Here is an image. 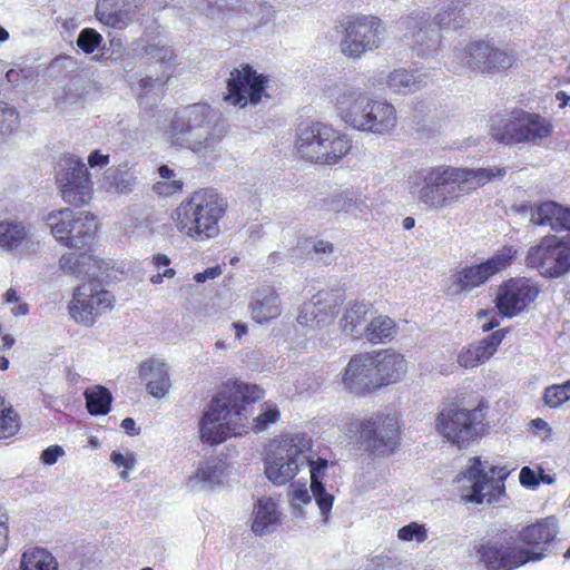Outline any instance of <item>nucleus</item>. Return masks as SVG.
I'll use <instances>...</instances> for the list:
<instances>
[{
  "label": "nucleus",
  "mask_w": 570,
  "mask_h": 570,
  "mask_svg": "<svg viewBox=\"0 0 570 570\" xmlns=\"http://www.w3.org/2000/svg\"><path fill=\"white\" fill-rule=\"evenodd\" d=\"M263 396L264 391L256 384H228L212 400L200 420L202 440L208 444H218L229 435H242L249 430L255 433L267 430L279 419L277 405L271 401L264 402L255 416L248 407Z\"/></svg>",
  "instance_id": "f257e3e1"
},
{
  "label": "nucleus",
  "mask_w": 570,
  "mask_h": 570,
  "mask_svg": "<svg viewBox=\"0 0 570 570\" xmlns=\"http://www.w3.org/2000/svg\"><path fill=\"white\" fill-rule=\"evenodd\" d=\"M505 168H472L448 164L413 170L407 177L410 194L426 209L442 210L472 195L489 181L502 178Z\"/></svg>",
  "instance_id": "f03ea898"
},
{
  "label": "nucleus",
  "mask_w": 570,
  "mask_h": 570,
  "mask_svg": "<svg viewBox=\"0 0 570 570\" xmlns=\"http://www.w3.org/2000/svg\"><path fill=\"white\" fill-rule=\"evenodd\" d=\"M326 95L338 117L350 128L361 132L384 136L397 126V111L385 99H374L366 90L347 82L327 88Z\"/></svg>",
  "instance_id": "7ed1b4c3"
},
{
  "label": "nucleus",
  "mask_w": 570,
  "mask_h": 570,
  "mask_svg": "<svg viewBox=\"0 0 570 570\" xmlns=\"http://www.w3.org/2000/svg\"><path fill=\"white\" fill-rule=\"evenodd\" d=\"M161 128L170 144L195 154L215 150L223 137L216 111L208 105L196 102L168 114Z\"/></svg>",
  "instance_id": "20e7f679"
},
{
  "label": "nucleus",
  "mask_w": 570,
  "mask_h": 570,
  "mask_svg": "<svg viewBox=\"0 0 570 570\" xmlns=\"http://www.w3.org/2000/svg\"><path fill=\"white\" fill-rule=\"evenodd\" d=\"M227 207L226 199L216 190L199 189L179 204L171 219L184 236L195 242H206L219 235V222Z\"/></svg>",
  "instance_id": "39448f33"
},
{
  "label": "nucleus",
  "mask_w": 570,
  "mask_h": 570,
  "mask_svg": "<svg viewBox=\"0 0 570 570\" xmlns=\"http://www.w3.org/2000/svg\"><path fill=\"white\" fill-rule=\"evenodd\" d=\"M468 4L469 0H441L434 23L430 21V13L417 10L401 20L400 29L419 56L429 57L441 45V33L435 26L440 29L461 28L463 24L461 12Z\"/></svg>",
  "instance_id": "423d86ee"
},
{
  "label": "nucleus",
  "mask_w": 570,
  "mask_h": 570,
  "mask_svg": "<svg viewBox=\"0 0 570 570\" xmlns=\"http://www.w3.org/2000/svg\"><path fill=\"white\" fill-rule=\"evenodd\" d=\"M295 148L306 160L335 165L350 153L352 140L325 122H304L296 130Z\"/></svg>",
  "instance_id": "0eeeda50"
},
{
  "label": "nucleus",
  "mask_w": 570,
  "mask_h": 570,
  "mask_svg": "<svg viewBox=\"0 0 570 570\" xmlns=\"http://www.w3.org/2000/svg\"><path fill=\"white\" fill-rule=\"evenodd\" d=\"M469 466L456 476L461 499L475 504L494 503L505 493L504 480L509 471L504 466L489 465L479 456L469 460Z\"/></svg>",
  "instance_id": "6e6552de"
},
{
  "label": "nucleus",
  "mask_w": 570,
  "mask_h": 570,
  "mask_svg": "<svg viewBox=\"0 0 570 570\" xmlns=\"http://www.w3.org/2000/svg\"><path fill=\"white\" fill-rule=\"evenodd\" d=\"M474 550L478 561L487 570H514L529 561L543 559L542 552L519 547L517 538L508 530L482 538Z\"/></svg>",
  "instance_id": "1a4fd4ad"
},
{
  "label": "nucleus",
  "mask_w": 570,
  "mask_h": 570,
  "mask_svg": "<svg viewBox=\"0 0 570 570\" xmlns=\"http://www.w3.org/2000/svg\"><path fill=\"white\" fill-rule=\"evenodd\" d=\"M552 124L539 114H532L522 109L513 110L510 118L502 125L492 126L491 136L505 145L532 144L540 145L542 140L551 136Z\"/></svg>",
  "instance_id": "9d476101"
},
{
  "label": "nucleus",
  "mask_w": 570,
  "mask_h": 570,
  "mask_svg": "<svg viewBox=\"0 0 570 570\" xmlns=\"http://www.w3.org/2000/svg\"><path fill=\"white\" fill-rule=\"evenodd\" d=\"M525 264L546 278H560L570 273V237L547 235L528 249Z\"/></svg>",
  "instance_id": "9b49d317"
},
{
  "label": "nucleus",
  "mask_w": 570,
  "mask_h": 570,
  "mask_svg": "<svg viewBox=\"0 0 570 570\" xmlns=\"http://www.w3.org/2000/svg\"><path fill=\"white\" fill-rule=\"evenodd\" d=\"M483 414L480 410L444 407L438 415L436 430L452 444L465 448L482 431Z\"/></svg>",
  "instance_id": "f8f14e48"
},
{
  "label": "nucleus",
  "mask_w": 570,
  "mask_h": 570,
  "mask_svg": "<svg viewBox=\"0 0 570 570\" xmlns=\"http://www.w3.org/2000/svg\"><path fill=\"white\" fill-rule=\"evenodd\" d=\"M518 250L513 246H503L485 262L468 266L454 273L449 292L459 294L470 292L488 282L492 276L505 269L515 258Z\"/></svg>",
  "instance_id": "ddd939ff"
},
{
  "label": "nucleus",
  "mask_w": 570,
  "mask_h": 570,
  "mask_svg": "<svg viewBox=\"0 0 570 570\" xmlns=\"http://www.w3.org/2000/svg\"><path fill=\"white\" fill-rule=\"evenodd\" d=\"M383 33L384 28L379 18L355 17L346 23L344 38L340 43L341 51L348 58H360L363 53L381 46Z\"/></svg>",
  "instance_id": "4468645a"
},
{
  "label": "nucleus",
  "mask_w": 570,
  "mask_h": 570,
  "mask_svg": "<svg viewBox=\"0 0 570 570\" xmlns=\"http://www.w3.org/2000/svg\"><path fill=\"white\" fill-rule=\"evenodd\" d=\"M62 199L71 205H87L92 198V183L87 166L78 158L62 159L56 176Z\"/></svg>",
  "instance_id": "2eb2a0df"
},
{
  "label": "nucleus",
  "mask_w": 570,
  "mask_h": 570,
  "mask_svg": "<svg viewBox=\"0 0 570 570\" xmlns=\"http://www.w3.org/2000/svg\"><path fill=\"white\" fill-rule=\"evenodd\" d=\"M114 301V295L101 287L99 279L91 281L75 288L69 312L76 322L91 325L99 315L112 307Z\"/></svg>",
  "instance_id": "dca6fc26"
},
{
  "label": "nucleus",
  "mask_w": 570,
  "mask_h": 570,
  "mask_svg": "<svg viewBox=\"0 0 570 570\" xmlns=\"http://www.w3.org/2000/svg\"><path fill=\"white\" fill-rule=\"evenodd\" d=\"M358 438L374 455H389L399 444V422L393 415L375 414L362 422Z\"/></svg>",
  "instance_id": "f3484780"
},
{
  "label": "nucleus",
  "mask_w": 570,
  "mask_h": 570,
  "mask_svg": "<svg viewBox=\"0 0 570 570\" xmlns=\"http://www.w3.org/2000/svg\"><path fill=\"white\" fill-rule=\"evenodd\" d=\"M265 82V77L249 66L234 69L227 80V95L224 99L238 107H245L248 102L256 105L262 99Z\"/></svg>",
  "instance_id": "a211bd4d"
},
{
  "label": "nucleus",
  "mask_w": 570,
  "mask_h": 570,
  "mask_svg": "<svg viewBox=\"0 0 570 570\" xmlns=\"http://www.w3.org/2000/svg\"><path fill=\"white\" fill-rule=\"evenodd\" d=\"M130 55L134 59L146 58L149 62H159L166 80L169 78L167 70L177 65L173 49L166 45L156 26L147 27L142 36L130 43Z\"/></svg>",
  "instance_id": "6ab92c4d"
},
{
  "label": "nucleus",
  "mask_w": 570,
  "mask_h": 570,
  "mask_svg": "<svg viewBox=\"0 0 570 570\" xmlns=\"http://www.w3.org/2000/svg\"><path fill=\"white\" fill-rule=\"evenodd\" d=\"M538 294V287L530 279L511 278L500 285L495 305L503 316L513 317L521 313Z\"/></svg>",
  "instance_id": "aec40b11"
},
{
  "label": "nucleus",
  "mask_w": 570,
  "mask_h": 570,
  "mask_svg": "<svg viewBox=\"0 0 570 570\" xmlns=\"http://www.w3.org/2000/svg\"><path fill=\"white\" fill-rule=\"evenodd\" d=\"M372 353L356 354L348 361L342 372V384L355 395H365L377 390Z\"/></svg>",
  "instance_id": "412c9836"
},
{
  "label": "nucleus",
  "mask_w": 570,
  "mask_h": 570,
  "mask_svg": "<svg viewBox=\"0 0 570 570\" xmlns=\"http://www.w3.org/2000/svg\"><path fill=\"white\" fill-rule=\"evenodd\" d=\"M311 446L312 440L306 434H287L271 444L265 461L274 460L278 463L294 462L303 466Z\"/></svg>",
  "instance_id": "4be33fe9"
},
{
  "label": "nucleus",
  "mask_w": 570,
  "mask_h": 570,
  "mask_svg": "<svg viewBox=\"0 0 570 570\" xmlns=\"http://www.w3.org/2000/svg\"><path fill=\"white\" fill-rule=\"evenodd\" d=\"M107 266L102 259L87 252L66 253L59 259V268L65 275L88 282L98 281Z\"/></svg>",
  "instance_id": "5701e85b"
},
{
  "label": "nucleus",
  "mask_w": 570,
  "mask_h": 570,
  "mask_svg": "<svg viewBox=\"0 0 570 570\" xmlns=\"http://www.w3.org/2000/svg\"><path fill=\"white\" fill-rule=\"evenodd\" d=\"M377 387L399 382L406 373V361L403 355L389 350L372 354Z\"/></svg>",
  "instance_id": "b1692460"
},
{
  "label": "nucleus",
  "mask_w": 570,
  "mask_h": 570,
  "mask_svg": "<svg viewBox=\"0 0 570 570\" xmlns=\"http://www.w3.org/2000/svg\"><path fill=\"white\" fill-rule=\"evenodd\" d=\"M338 303L336 298L326 291H321L313 296L309 303H306L299 309L297 322L302 325H309L316 322V325L324 324L327 320H333L337 314Z\"/></svg>",
  "instance_id": "393cba45"
},
{
  "label": "nucleus",
  "mask_w": 570,
  "mask_h": 570,
  "mask_svg": "<svg viewBox=\"0 0 570 570\" xmlns=\"http://www.w3.org/2000/svg\"><path fill=\"white\" fill-rule=\"evenodd\" d=\"M520 209H529L530 223L533 225L570 230V208H564L554 202H544L535 206L523 205Z\"/></svg>",
  "instance_id": "a878e982"
},
{
  "label": "nucleus",
  "mask_w": 570,
  "mask_h": 570,
  "mask_svg": "<svg viewBox=\"0 0 570 570\" xmlns=\"http://www.w3.org/2000/svg\"><path fill=\"white\" fill-rule=\"evenodd\" d=\"M305 464L309 466L311 473V492L315 499V502L318 507L320 513L323 518V522H326L328 519V514L333 508L334 497L325 490V487L322 482L325 470L327 469L328 462L326 459L317 458L313 460L307 455Z\"/></svg>",
  "instance_id": "bb28decb"
},
{
  "label": "nucleus",
  "mask_w": 570,
  "mask_h": 570,
  "mask_svg": "<svg viewBox=\"0 0 570 570\" xmlns=\"http://www.w3.org/2000/svg\"><path fill=\"white\" fill-rule=\"evenodd\" d=\"M249 309L255 322L259 324L267 323L282 313L279 295L273 287H262L253 294Z\"/></svg>",
  "instance_id": "cd10ccee"
},
{
  "label": "nucleus",
  "mask_w": 570,
  "mask_h": 570,
  "mask_svg": "<svg viewBox=\"0 0 570 570\" xmlns=\"http://www.w3.org/2000/svg\"><path fill=\"white\" fill-rule=\"evenodd\" d=\"M139 375L151 396L163 399L168 393L170 379L167 364L161 360L151 358L144 362L140 365Z\"/></svg>",
  "instance_id": "c85d7f7f"
},
{
  "label": "nucleus",
  "mask_w": 570,
  "mask_h": 570,
  "mask_svg": "<svg viewBox=\"0 0 570 570\" xmlns=\"http://www.w3.org/2000/svg\"><path fill=\"white\" fill-rule=\"evenodd\" d=\"M503 337V331H495L478 344L463 348L458 355L459 364L464 368H472L484 363L494 354Z\"/></svg>",
  "instance_id": "c756f323"
},
{
  "label": "nucleus",
  "mask_w": 570,
  "mask_h": 570,
  "mask_svg": "<svg viewBox=\"0 0 570 570\" xmlns=\"http://www.w3.org/2000/svg\"><path fill=\"white\" fill-rule=\"evenodd\" d=\"M557 534V520L550 517L523 528L517 539L529 547H533V549H529L530 551L543 552L544 546L551 542ZM542 554L544 556V553Z\"/></svg>",
  "instance_id": "7c9ffc66"
},
{
  "label": "nucleus",
  "mask_w": 570,
  "mask_h": 570,
  "mask_svg": "<svg viewBox=\"0 0 570 570\" xmlns=\"http://www.w3.org/2000/svg\"><path fill=\"white\" fill-rule=\"evenodd\" d=\"M97 19L114 29L122 30L134 20V11L125 0H100L96 7Z\"/></svg>",
  "instance_id": "2f4dec72"
},
{
  "label": "nucleus",
  "mask_w": 570,
  "mask_h": 570,
  "mask_svg": "<svg viewBox=\"0 0 570 570\" xmlns=\"http://www.w3.org/2000/svg\"><path fill=\"white\" fill-rule=\"evenodd\" d=\"M281 523L277 503L272 498H262L254 508L252 530L257 535L274 532Z\"/></svg>",
  "instance_id": "473e14b6"
},
{
  "label": "nucleus",
  "mask_w": 570,
  "mask_h": 570,
  "mask_svg": "<svg viewBox=\"0 0 570 570\" xmlns=\"http://www.w3.org/2000/svg\"><path fill=\"white\" fill-rule=\"evenodd\" d=\"M431 80L429 71L399 68L390 71V91L393 94H409L425 87Z\"/></svg>",
  "instance_id": "72a5a7b5"
},
{
  "label": "nucleus",
  "mask_w": 570,
  "mask_h": 570,
  "mask_svg": "<svg viewBox=\"0 0 570 570\" xmlns=\"http://www.w3.org/2000/svg\"><path fill=\"white\" fill-rule=\"evenodd\" d=\"M488 50L489 41L476 40L466 43L461 49H455L453 57L462 69L485 73Z\"/></svg>",
  "instance_id": "f704fd0d"
},
{
  "label": "nucleus",
  "mask_w": 570,
  "mask_h": 570,
  "mask_svg": "<svg viewBox=\"0 0 570 570\" xmlns=\"http://www.w3.org/2000/svg\"><path fill=\"white\" fill-rule=\"evenodd\" d=\"M223 466L214 461L202 462L188 478L187 487L193 491H209L222 483Z\"/></svg>",
  "instance_id": "c9c22d12"
},
{
  "label": "nucleus",
  "mask_w": 570,
  "mask_h": 570,
  "mask_svg": "<svg viewBox=\"0 0 570 570\" xmlns=\"http://www.w3.org/2000/svg\"><path fill=\"white\" fill-rule=\"evenodd\" d=\"M70 228V235L65 246L80 248L88 245L97 232L96 217L86 212H78L75 224Z\"/></svg>",
  "instance_id": "e433bc0d"
},
{
  "label": "nucleus",
  "mask_w": 570,
  "mask_h": 570,
  "mask_svg": "<svg viewBox=\"0 0 570 570\" xmlns=\"http://www.w3.org/2000/svg\"><path fill=\"white\" fill-rule=\"evenodd\" d=\"M30 237L29 229L17 220H0V248L17 252L27 245Z\"/></svg>",
  "instance_id": "4c0bfd02"
},
{
  "label": "nucleus",
  "mask_w": 570,
  "mask_h": 570,
  "mask_svg": "<svg viewBox=\"0 0 570 570\" xmlns=\"http://www.w3.org/2000/svg\"><path fill=\"white\" fill-rule=\"evenodd\" d=\"M78 212L70 208L53 210L48 214L46 223L51 230L52 236L62 245H66L70 235V228L75 224Z\"/></svg>",
  "instance_id": "58836bf2"
},
{
  "label": "nucleus",
  "mask_w": 570,
  "mask_h": 570,
  "mask_svg": "<svg viewBox=\"0 0 570 570\" xmlns=\"http://www.w3.org/2000/svg\"><path fill=\"white\" fill-rule=\"evenodd\" d=\"M368 312L370 305L363 302L350 303L341 320L343 332L352 336L363 335L364 327L362 325L366 321Z\"/></svg>",
  "instance_id": "ea45409f"
},
{
  "label": "nucleus",
  "mask_w": 570,
  "mask_h": 570,
  "mask_svg": "<svg viewBox=\"0 0 570 570\" xmlns=\"http://www.w3.org/2000/svg\"><path fill=\"white\" fill-rule=\"evenodd\" d=\"M363 202L353 191L345 190L322 200L321 208L334 213L356 215L362 212Z\"/></svg>",
  "instance_id": "a19ab883"
},
{
  "label": "nucleus",
  "mask_w": 570,
  "mask_h": 570,
  "mask_svg": "<svg viewBox=\"0 0 570 570\" xmlns=\"http://www.w3.org/2000/svg\"><path fill=\"white\" fill-rule=\"evenodd\" d=\"M396 334V324L389 316L380 315L363 328V336L373 344L385 343Z\"/></svg>",
  "instance_id": "79ce46f5"
},
{
  "label": "nucleus",
  "mask_w": 570,
  "mask_h": 570,
  "mask_svg": "<svg viewBox=\"0 0 570 570\" xmlns=\"http://www.w3.org/2000/svg\"><path fill=\"white\" fill-rule=\"evenodd\" d=\"M136 177L119 168H109L104 174L102 187L108 193L127 195L134 190Z\"/></svg>",
  "instance_id": "37998d69"
},
{
  "label": "nucleus",
  "mask_w": 570,
  "mask_h": 570,
  "mask_svg": "<svg viewBox=\"0 0 570 570\" xmlns=\"http://www.w3.org/2000/svg\"><path fill=\"white\" fill-rule=\"evenodd\" d=\"M20 570H58V562L46 549L30 548L21 557Z\"/></svg>",
  "instance_id": "c03bdc74"
},
{
  "label": "nucleus",
  "mask_w": 570,
  "mask_h": 570,
  "mask_svg": "<svg viewBox=\"0 0 570 570\" xmlns=\"http://www.w3.org/2000/svg\"><path fill=\"white\" fill-rule=\"evenodd\" d=\"M88 412L92 415H104L110 411L112 395L101 385L87 389L83 393Z\"/></svg>",
  "instance_id": "a18cd8bd"
},
{
  "label": "nucleus",
  "mask_w": 570,
  "mask_h": 570,
  "mask_svg": "<svg viewBox=\"0 0 570 570\" xmlns=\"http://www.w3.org/2000/svg\"><path fill=\"white\" fill-rule=\"evenodd\" d=\"M515 61L513 51L507 47H498L489 41L485 73H492L512 67Z\"/></svg>",
  "instance_id": "49530a36"
},
{
  "label": "nucleus",
  "mask_w": 570,
  "mask_h": 570,
  "mask_svg": "<svg viewBox=\"0 0 570 570\" xmlns=\"http://www.w3.org/2000/svg\"><path fill=\"white\" fill-rule=\"evenodd\" d=\"M301 465L294 462L278 463L274 460L265 461V474L276 485H284L289 482L299 471Z\"/></svg>",
  "instance_id": "de8ad7c7"
},
{
  "label": "nucleus",
  "mask_w": 570,
  "mask_h": 570,
  "mask_svg": "<svg viewBox=\"0 0 570 570\" xmlns=\"http://www.w3.org/2000/svg\"><path fill=\"white\" fill-rule=\"evenodd\" d=\"M18 127V111L0 99V144H2L7 137L16 132Z\"/></svg>",
  "instance_id": "09e8293b"
},
{
  "label": "nucleus",
  "mask_w": 570,
  "mask_h": 570,
  "mask_svg": "<svg viewBox=\"0 0 570 570\" xmlns=\"http://www.w3.org/2000/svg\"><path fill=\"white\" fill-rule=\"evenodd\" d=\"M19 430V416L12 406L0 396V439L14 435Z\"/></svg>",
  "instance_id": "8fccbe9b"
},
{
  "label": "nucleus",
  "mask_w": 570,
  "mask_h": 570,
  "mask_svg": "<svg viewBox=\"0 0 570 570\" xmlns=\"http://www.w3.org/2000/svg\"><path fill=\"white\" fill-rule=\"evenodd\" d=\"M544 403L549 407H558L570 400V380L562 384L548 386L543 394Z\"/></svg>",
  "instance_id": "3c124183"
},
{
  "label": "nucleus",
  "mask_w": 570,
  "mask_h": 570,
  "mask_svg": "<svg viewBox=\"0 0 570 570\" xmlns=\"http://www.w3.org/2000/svg\"><path fill=\"white\" fill-rule=\"evenodd\" d=\"M428 529L425 524L419 522H410L397 531V538L404 542L415 541L417 544L423 543L428 539Z\"/></svg>",
  "instance_id": "603ef678"
},
{
  "label": "nucleus",
  "mask_w": 570,
  "mask_h": 570,
  "mask_svg": "<svg viewBox=\"0 0 570 570\" xmlns=\"http://www.w3.org/2000/svg\"><path fill=\"white\" fill-rule=\"evenodd\" d=\"M102 42L101 35L92 28H85L77 38V46L85 53H92Z\"/></svg>",
  "instance_id": "864d4df0"
},
{
  "label": "nucleus",
  "mask_w": 570,
  "mask_h": 570,
  "mask_svg": "<svg viewBox=\"0 0 570 570\" xmlns=\"http://www.w3.org/2000/svg\"><path fill=\"white\" fill-rule=\"evenodd\" d=\"M292 505L295 519L304 518L303 505L311 503L312 497L305 487H297L292 490Z\"/></svg>",
  "instance_id": "5fc2aeb1"
},
{
  "label": "nucleus",
  "mask_w": 570,
  "mask_h": 570,
  "mask_svg": "<svg viewBox=\"0 0 570 570\" xmlns=\"http://www.w3.org/2000/svg\"><path fill=\"white\" fill-rule=\"evenodd\" d=\"M125 46L120 38L112 37L109 39L108 45L102 47L101 57L109 59L112 62H119L125 55Z\"/></svg>",
  "instance_id": "6e6d98bb"
},
{
  "label": "nucleus",
  "mask_w": 570,
  "mask_h": 570,
  "mask_svg": "<svg viewBox=\"0 0 570 570\" xmlns=\"http://www.w3.org/2000/svg\"><path fill=\"white\" fill-rule=\"evenodd\" d=\"M110 460L118 469H122L120 472V478L126 480L128 478L129 471L135 465V458L132 453L122 454L120 452L114 451L110 454Z\"/></svg>",
  "instance_id": "4d7b16f0"
},
{
  "label": "nucleus",
  "mask_w": 570,
  "mask_h": 570,
  "mask_svg": "<svg viewBox=\"0 0 570 570\" xmlns=\"http://www.w3.org/2000/svg\"><path fill=\"white\" fill-rule=\"evenodd\" d=\"M366 86L377 91L390 90V71H375L368 77Z\"/></svg>",
  "instance_id": "13d9d810"
},
{
  "label": "nucleus",
  "mask_w": 570,
  "mask_h": 570,
  "mask_svg": "<svg viewBox=\"0 0 570 570\" xmlns=\"http://www.w3.org/2000/svg\"><path fill=\"white\" fill-rule=\"evenodd\" d=\"M313 250L323 264L328 265L333 262L334 245L331 242L317 240L313 245Z\"/></svg>",
  "instance_id": "bf43d9fd"
},
{
  "label": "nucleus",
  "mask_w": 570,
  "mask_h": 570,
  "mask_svg": "<svg viewBox=\"0 0 570 570\" xmlns=\"http://www.w3.org/2000/svg\"><path fill=\"white\" fill-rule=\"evenodd\" d=\"M183 187V183L180 180H161L154 185V190L160 196H169Z\"/></svg>",
  "instance_id": "052dcab7"
},
{
  "label": "nucleus",
  "mask_w": 570,
  "mask_h": 570,
  "mask_svg": "<svg viewBox=\"0 0 570 570\" xmlns=\"http://www.w3.org/2000/svg\"><path fill=\"white\" fill-rule=\"evenodd\" d=\"M63 454H65V451L60 445H50L42 451L41 461L43 464L52 465Z\"/></svg>",
  "instance_id": "680f3d73"
},
{
  "label": "nucleus",
  "mask_w": 570,
  "mask_h": 570,
  "mask_svg": "<svg viewBox=\"0 0 570 570\" xmlns=\"http://www.w3.org/2000/svg\"><path fill=\"white\" fill-rule=\"evenodd\" d=\"M520 483L527 488H535L539 484L537 474L529 466H523L519 474Z\"/></svg>",
  "instance_id": "e2e57ef3"
},
{
  "label": "nucleus",
  "mask_w": 570,
  "mask_h": 570,
  "mask_svg": "<svg viewBox=\"0 0 570 570\" xmlns=\"http://www.w3.org/2000/svg\"><path fill=\"white\" fill-rule=\"evenodd\" d=\"M220 274H222V268L219 266H213V267H208L204 272L197 273L194 276V279L197 283H204L207 279H214V278L218 277Z\"/></svg>",
  "instance_id": "0e129e2a"
},
{
  "label": "nucleus",
  "mask_w": 570,
  "mask_h": 570,
  "mask_svg": "<svg viewBox=\"0 0 570 570\" xmlns=\"http://www.w3.org/2000/svg\"><path fill=\"white\" fill-rule=\"evenodd\" d=\"M109 156L101 154L99 150H94L88 157L90 167H102L108 165Z\"/></svg>",
  "instance_id": "69168bd1"
},
{
  "label": "nucleus",
  "mask_w": 570,
  "mask_h": 570,
  "mask_svg": "<svg viewBox=\"0 0 570 570\" xmlns=\"http://www.w3.org/2000/svg\"><path fill=\"white\" fill-rule=\"evenodd\" d=\"M124 431L128 434V435H137L140 431L139 428L136 426V422L134 419L131 417H126L121 421V425H120Z\"/></svg>",
  "instance_id": "338daca9"
},
{
  "label": "nucleus",
  "mask_w": 570,
  "mask_h": 570,
  "mask_svg": "<svg viewBox=\"0 0 570 570\" xmlns=\"http://www.w3.org/2000/svg\"><path fill=\"white\" fill-rule=\"evenodd\" d=\"M153 264L156 268L168 267L170 259L164 254H156L153 256Z\"/></svg>",
  "instance_id": "774afa93"
}]
</instances>
